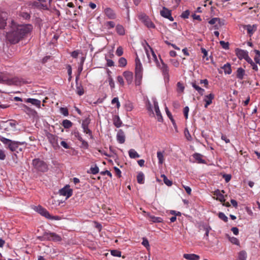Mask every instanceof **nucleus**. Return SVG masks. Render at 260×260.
Masks as SVG:
<instances>
[{
    "label": "nucleus",
    "instance_id": "41",
    "mask_svg": "<svg viewBox=\"0 0 260 260\" xmlns=\"http://www.w3.org/2000/svg\"><path fill=\"white\" fill-rule=\"evenodd\" d=\"M161 177L162 178L164 183L168 186H171L172 185V181L168 179L167 176L164 174L161 175Z\"/></svg>",
    "mask_w": 260,
    "mask_h": 260
},
{
    "label": "nucleus",
    "instance_id": "39",
    "mask_svg": "<svg viewBox=\"0 0 260 260\" xmlns=\"http://www.w3.org/2000/svg\"><path fill=\"white\" fill-rule=\"evenodd\" d=\"M157 157L158 159V163L159 164H162L164 161V157L163 152H161V151H157Z\"/></svg>",
    "mask_w": 260,
    "mask_h": 260
},
{
    "label": "nucleus",
    "instance_id": "51",
    "mask_svg": "<svg viewBox=\"0 0 260 260\" xmlns=\"http://www.w3.org/2000/svg\"><path fill=\"white\" fill-rule=\"evenodd\" d=\"M166 113H167V116L170 118V119L171 120V121L172 122L173 124H175V120L173 118V117H172V115L171 114V113L169 111V110H168L167 107L166 108Z\"/></svg>",
    "mask_w": 260,
    "mask_h": 260
},
{
    "label": "nucleus",
    "instance_id": "32",
    "mask_svg": "<svg viewBox=\"0 0 260 260\" xmlns=\"http://www.w3.org/2000/svg\"><path fill=\"white\" fill-rule=\"evenodd\" d=\"M128 154L131 158H136L140 157V155L134 149H131L128 151Z\"/></svg>",
    "mask_w": 260,
    "mask_h": 260
},
{
    "label": "nucleus",
    "instance_id": "45",
    "mask_svg": "<svg viewBox=\"0 0 260 260\" xmlns=\"http://www.w3.org/2000/svg\"><path fill=\"white\" fill-rule=\"evenodd\" d=\"M72 134L75 136V137L80 141L82 140V137L80 133L77 130H74Z\"/></svg>",
    "mask_w": 260,
    "mask_h": 260
},
{
    "label": "nucleus",
    "instance_id": "9",
    "mask_svg": "<svg viewBox=\"0 0 260 260\" xmlns=\"http://www.w3.org/2000/svg\"><path fill=\"white\" fill-rule=\"evenodd\" d=\"M8 15L5 12H0V29H4L7 26Z\"/></svg>",
    "mask_w": 260,
    "mask_h": 260
},
{
    "label": "nucleus",
    "instance_id": "33",
    "mask_svg": "<svg viewBox=\"0 0 260 260\" xmlns=\"http://www.w3.org/2000/svg\"><path fill=\"white\" fill-rule=\"evenodd\" d=\"M116 30L119 35L123 36L125 34V30L122 25L118 24L116 27Z\"/></svg>",
    "mask_w": 260,
    "mask_h": 260
},
{
    "label": "nucleus",
    "instance_id": "46",
    "mask_svg": "<svg viewBox=\"0 0 260 260\" xmlns=\"http://www.w3.org/2000/svg\"><path fill=\"white\" fill-rule=\"evenodd\" d=\"M90 173L92 174H96L99 172V167L97 166H95L94 167H91L90 169Z\"/></svg>",
    "mask_w": 260,
    "mask_h": 260
},
{
    "label": "nucleus",
    "instance_id": "22",
    "mask_svg": "<svg viewBox=\"0 0 260 260\" xmlns=\"http://www.w3.org/2000/svg\"><path fill=\"white\" fill-rule=\"evenodd\" d=\"M246 75L245 71L242 68H239L237 69L236 71V77L239 80H242L244 79V76Z\"/></svg>",
    "mask_w": 260,
    "mask_h": 260
},
{
    "label": "nucleus",
    "instance_id": "24",
    "mask_svg": "<svg viewBox=\"0 0 260 260\" xmlns=\"http://www.w3.org/2000/svg\"><path fill=\"white\" fill-rule=\"evenodd\" d=\"M222 193H224V190L220 191L219 190H217L214 192V195L217 196V200H219L220 202L223 203L225 201L224 199V196Z\"/></svg>",
    "mask_w": 260,
    "mask_h": 260
},
{
    "label": "nucleus",
    "instance_id": "47",
    "mask_svg": "<svg viewBox=\"0 0 260 260\" xmlns=\"http://www.w3.org/2000/svg\"><path fill=\"white\" fill-rule=\"evenodd\" d=\"M218 217L224 221V222H227L228 220V217L222 212H219L218 213Z\"/></svg>",
    "mask_w": 260,
    "mask_h": 260
},
{
    "label": "nucleus",
    "instance_id": "40",
    "mask_svg": "<svg viewBox=\"0 0 260 260\" xmlns=\"http://www.w3.org/2000/svg\"><path fill=\"white\" fill-rule=\"evenodd\" d=\"M90 121L91 119L89 116L88 117H86V118L82 120L81 123V127L89 126V124L90 123Z\"/></svg>",
    "mask_w": 260,
    "mask_h": 260
},
{
    "label": "nucleus",
    "instance_id": "56",
    "mask_svg": "<svg viewBox=\"0 0 260 260\" xmlns=\"http://www.w3.org/2000/svg\"><path fill=\"white\" fill-rule=\"evenodd\" d=\"M116 54L118 56H120L123 54V49L121 47L119 46L117 48L116 51Z\"/></svg>",
    "mask_w": 260,
    "mask_h": 260
},
{
    "label": "nucleus",
    "instance_id": "26",
    "mask_svg": "<svg viewBox=\"0 0 260 260\" xmlns=\"http://www.w3.org/2000/svg\"><path fill=\"white\" fill-rule=\"evenodd\" d=\"M26 102L30 103L31 104L36 106L38 108L41 107V101L39 100L29 98L26 99Z\"/></svg>",
    "mask_w": 260,
    "mask_h": 260
},
{
    "label": "nucleus",
    "instance_id": "1",
    "mask_svg": "<svg viewBox=\"0 0 260 260\" xmlns=\"http://www.w3.org/2000/svg\"><path fill=\"white\" fill-rule=\"evenodd\" d=\"M9 30L6 32L8 40L12 44L18 43L24 37L29 34L33 29L31 24H18L14 20L8 21Z\"/></svg>",
    "mask_w": 260,
    "mask_h": 260
},
{
    "label": "nucleus",
    "instance_id": "42",
    "mask_svg": "<svg viewBox=\"0 0 260 260\" xmlns=\"http://www.w3.org/2000/svg\"><path fill=\"white\" fill-rule=\"evenodd\" d=\"M229 241L233 244L239 246L240 245V242L239 240L234 237H229Z\"/></svg>",
    "mask_w": 260,
    "mask_h": 260
},
{
    "label": "nucleus",
    "instance_id": "57",
    "mask_svg": "<svg viewBox=\"0 0 260 260\" xmlns=\"http://www.w3.org/2000/svg\"><path fill=\"white\" fill-rule=\"evenodd\" d=\"M220 44L221 45L223 48L227 49L229 48V44L228 42H225L223 41H220Z\"/></svg>",
    "mask_w": 260,
    "mask_h": 260
},
{
    "label": "nucleus",
    "instance_id": "54",
    "mask_svg": "<svg viewBox=\"0 0 260 260\" xmlns=\"http://www.w3.org/2000/svg\"><path fill=\"white\" fill-rule=\"evenodd\" d=\"M60 112L66 116H68L69 111L68 109L67 108H60Z\"/></svg>",
    "mask_w": 260,
    "mask_h": 260
},
{
    "label": "nucleus",
    "instance_id": "36",
    "mask_svg": "<svg viewBox=\"0 0 260 260\" xmlns=\"http://www.w3.org/2000/svg\"><path fill=\"white\" fill-rule=\"evenodd\" d=\"M149 221L153 222H161L163 220L160 217H156L152 215L149 216Z\"/></svg>",
    "mask_w": 260,
    "mask_h": 260
},
{
    "label": "nucleus",
    "instance_id": "53",
    "mask_svg": "<svg viewBox=\"0 0 260 260\" xmlns=\"http://www.w3.org/2000/svg\"><path fill=\"white\" fill-rule=\"evenodd\" d=\"M189 14H190V12L189 10H186L185 11H184L181 16L182 18H184V19H186V18H188L189 16Z\"/></svg>",
    "mask_w": 260,
    "mask_h": 260
},
{
    "label": "nucleus",
    "instance_id": "63",
    "mask_svg": "<svg viewBox=\"0 0 260 260\" xmlns=\"http://www.w3.org/2000/svg\"><path fill=\"white\" fill-rule=\"evenodd\" d=\"M79 50H75V51H74L72 52L71 53V56L73 57V58H77L79 54Z\"/></svg>",
    "mask_w": 260,
    "mask_h": 260
},
{
    "label": "nucleus",
    "instance_id": "18",
    "mask_svg": "<svg viewBox=\"0 0 260 260\" xmlns=\"http://www.w3.org/2000/svg\"><path fill=\"white\" fill-rule=\"evenodd\" d=\"M21 83L22 80L18 77H14L7 81V83L10 85H20Z\"/></svg>",
    "mask_w": 260,
    "mask_h": 260
},
{
    "label": "nucleus",
    "instance_id": "30",
    "mask_svg": "<svg viewBox=\"0 0 260 260\" xmlns=\"http://www.w3.org/2000/svg\"><path fill=\"white\" fill-rule=\"evenodd\" d=\"M192 86L197 90L198 91V92H199V93L201 95H203L204 92H205V90L203 89V88H202L201 87H200L199 85H198L196 82H192L191 83Z\"/></svg>",
    "mask_w": 260,
    "mask_h": 260
},
{
    "label": "nucleus",
    "instance_id": "62",
    "mask_svg": "<svg viewBox=\"0 0 260 260\" xmlns=\"http://www.w3.org/2000/svg\"><path fill=\"white\" fill-rule=\"evenodd\" d=\"M231 175L230 174H224L223 178L224 179L226 182H229L231 179Z\"/></svg>",
    "mask_w": 260,
    "mask_h": 260
},
{
    "label": "nucleus",
    "instance_id": "12",
    "mask_svg": "<svg viewBox=\"0 0 260 260\" xmlns=\"http://www.w3.org/2000/svg\"><path fill=\"white\" fill-rule=\"evenodd\" d=\"M47 138L49 140V142L52 144V146L54 148H56L59 147L58 143V137L57 136L51 134H49L47 135Z\"/></svg>",
    "mask_w": 260,
    "mask_h": 260
},
{
    "label": "nucleus",
    "instance_id": "5",
    "mask_svg": "<svg viewBox=\"0 0 260 260\" xmlns=\"http://www.w3.org/2000/svg\"><path fill=\"white\" fill-rule=\"evenodd\" d=\"M17 122L14 120H9L3 122L1 126L7 131H15Z\"/></svg>",
    "mask_w": 260,
    "mask_h": 260
},
{
    "label": "nucleus",
    "instance_id": "7",
    "mask_svg": "<svg viewBox=\"0 0 260 260\" xmlns=\"http://www.w3.org/2000/svg\"><path fill=\"white\" fill-rule=\"evenodd\" d=\"M139 19L149 28H154L155 26L151 21L150 19L145 14H141L139 16Z\"/></svg>",
    "mask_w": 260,
    "mask_h": 260
},
{
    "label": "nucleus",
    "instance_id": "25",
    "mask_svg": "<svg viewBox=\"0 0 260 260\" xmlns=\"http://www.w3.org/2000/svg\"><path fill=\"white\" fill-rule=\"evenodd\" d=\"M193 158L196 159L198 163L205 164L206 161L202 158L203 155L200 153H196L193 155Z\"/></svg>",
    "mask_w": 260,
    "mask_h": 260
},
{
    "label": "nucleus",
    "instance_id": "27",
    "mask_svg": "<svg viewBox=\"0 0 260 260\" xmlns=\"http://www.w3.org/2000/svg\"><path fill=\"white\" fill-rule=\"evenodd\" d=\"M76 92L79 95H82L84 94V89L81 84L79 85L78 83V77L76 79Z\"/></svg>",
    "mask_w": 260,
    "mask_h": 260
},
{
    "label": "nucleus",
    "instance_id": "50",
    "mask_svg": "<svg viewBox=\"0 0 260 260\" xmlns=\"http://www.w3.org/2000/svg\"><path fill=\"white\" fill-rule=\"evenodd\" d=\"M108 81L109 83V85L111 89H113L115 87V83L114 82L110 75H109L108 77Z\"/></svg>",
    "mask_w": 260,
    "mask_h": 260
},
{
    "label": "nucleus",
    "instance_id": "37",
    "mask_svg": "<svg viewBox=\"0 0 260 260\" xmlns=\"http://www.w3.org/2000/svg\"><path fill=\"white\" fill-rule=\"evenodd\" d=\"M137 181L139 184H144V175L142 172H140L138 173L137 177Z\"/></svg>",
    "mask_w": 260,
    "mask_h": 260
},
{
    "label": "nucleus",
    "instance_id": "6",
    "mask_svg": "<svg viewBox=\"0 0 260 260\" xmlns=\"http://www.w3.org/2000/svg\"><path fill=\"white\" fill-rule=\"evenodd\" d=\"M43 237L49 241L58 242L61 240V237L55 233L45 232Z\"/></svg>",
    "mask_w": 260,
    "mask_h": 260
},
{
    "label": "nucleus",
    "instance_id": "35",
    "mask_svg": "<svg viewBox=\"0 0 260 260\" xmlns=\"http://www.w3.org/2000/svg\"><path fill=\"white\" fill-rule=\"evenodd\" d=\"M62 125L64 128H69L73 125V123L69 120L65 119L62 121Z\"/></svg>",
    "mask_w": 260,
    "mask_h": 260
},
{
    "label": "nucleus",
    "instance_id": "31",
    "mask_svg": "<svg viewBox=\"0 0 260 260\" xmlns=\"http://www.w3.org/2000/svg\"><path fill=\"white\" fill-rule=\"evenodd\" d=\"M222 69H223L224 72L225 74H231L232 73V70L231 69V66L230 63H226L222 67Z\"/></svg>",
    "mask_w": 260,
    "mask_h": 260
},
{
    "label": "nucleus",
    "instance_id": "49",
    "mask_svg": "<svg viewBox=\"0 0 260 260\" xmlns=\"http://www.w3.org/2000/svg\"><path fill=\"white\" fill-rule=\"evenodd\" d=\"M111 103L113 105L114 104H116V107L118 109L120 106V103L119 102L118 98H117V97L113 98L112 99V101H111Z\"/></svg>",
    "mask_w": 260,
    "mask_h": 260
},
{
    "label": "nucleus",
    "instance_id": "14",
    "mask_svg": "<svg viewBox=\"0 0 260 260\" xmlns=\"http://www.w3.org/2000/svg\"><path fill=\"white\" fill-rule=\"evenodd\" d=\"M214 97L215 95L212 93H210L209 94L205 95L204 101L205 102V104L204 105V107L205 108H208V107L212 103V101L214 99Z\"/></svg>",
    "mask_w": 260,
    "mask_h": 260
},
{
    "label": "nucleus",
    "instance_id": "52",
    "mask_svg": "<svg viewBox=\"0 0 260 260\" xmlns=\"http://www.w3.org/2000/svg\"><path fill=\"white\" fill-rule=\"evenodd\" d=\"M209 23L210 24L213 25L215 24L216 23H220V19L219 18H212L209 21Z\"/></svg>",
    "mask_w": 260,
    "mask_h": 260
},
{
    "label": "nucleus",
    "instance_id": "44",
    "mask_svg": "<svg viewBox=\"0 0 260 260\" xmlns=\"http://www.w3.org/2000/svg\"><path fill=\"white\" fill-rule=\"evenodd\" d=\"M119 66L121 67H124L127 64V60L124 57H121L118 60Z\"/></svg>",
    "mask_w": 260,
    "mask_h": 260
},
{
    "label": "nucleus",
    "instance_id": "48",
    "mask_svg": "<svg viewBox=\"0 0 260 260\" xmlns=\"http://www.w3.org/2000/svg\"><path fill=\"white\" fill-rule=\"evenodd\" d=\"M111 254L114 256L120 257L121 252L118 250H112L111 251Z\"/></svg>",
    "mask_w": 260,
    "mask_h": 260
},
{
    "label": "nucleus",
    "instance_id": "19",
    "mask_svg": "<svg viewBox=\"0 0 260 260\" xmlns=\"http://www.w3.org/2000/svg\"><path fill=\"white\" fill-rule=\"evenodd\" d=\"M105 14L106 16L111 19H113L116 18V14L114 11L110 8H107L104 10Z\"/></svg>",
    "mask_w": 260,
    "mask_h": 260
},
{
    "label": "nucleus",
    "instance_id": "28",
    "mask_svg": "<svg viewBox=\"0 0 260 260\" xmlns=\"http://www.w3.org/2000/svg\"><path fill=\"white\" fill-rule=\"evenodd\" d=\"M22 108L23 111L27 114L34 115L35 113H36L35 110L31 109L25 105H23Z\"/></svg>",
    "mask_w": 260,
    "mask_h": 260
},
{
    "label": "nucleus",
    "instance_id": "59",
    "mask_svg": "<svg viewBox=\"0 0 260 260\" xmlns=\"http://www.w3.org/2000/svg\"><path fill=\"white\" fill-rule=\"evenodd\" d=\"M117 82L121 85L123 86L124 85V80L123 77L120 76H118L117 78Z\"/></svg>",
    "mask_w": 260,
    "mask_h": 260
},
{
    "label": "nucleus",
    "instance_id": "10",
    "mask_svg": "<svg viewBox=\"0 0 260 260\" xmlns=\"http://www.w3.org/2000/svg\"><path fill=\"white\" fill-rule=\"evenodd\" d=\"M160 15L162 17L167 18L171 21L174 20L173 17L172 16L171 11L166 7H163L162 10L160 11Z\"/></svg>",
    "mask_w": 260,
    "mask_h": 260
},
{
    "label": "nucleus",
    "instance_id": "13",
    "mask_svg": "<svg viewBox=\"0 0 260 260\" xmlns=\"http://www.w3.org/2000/svg\"><path fill=\"white\" fill-rule=\"evenodd\" d=\"M241 26L244 29L247 30V34H248V35H249L250 37H251L257 29V26H256V25H255V24L252 25H251L250 24H248V25L243 24V25H241Z\"/></svg>",
    "mask_w": 260,
    "mask_h": 260
},
{
    "label": "nucleus",
    "instance_id": "15",
    "mask_svg": "<svg viewBox=\"0 0 260 260\" xmlns=\"http://www.w3.org/2000/svg\"><path fill=\"white\" fill-rule=\"evenodd\" d=\"M236 54L240 59H245L248 55L247 51L237 48L235 50Z\"/></svg>",
    "mask_w": 260,
    "mask_h": 260
},
{
    "label": "nucleus",
    "instance_id": "8",
    "mask_svg": "<svg viewBox=\"0 0 260 260\" xmlns=\"http://www.w3.org/2000/svg\"><path fill=\"white\" fill-rule=\"evenodd\" d=\"M59 194L66 197L67 199L72 196L73 190L70 188L69 185L65 186L59 191Z\"/></svg>",
    "mask_w": 260,
    "mask_h": 260
},
{
    "label": "nucleus",
    "instance_id": "16",
    "mask_svg": "<svg viewBox=\"0 0 260 260\" xmlns=\"http://www.w3.org/2000/svg\"><path fill=\"white\" fill-rule=\"evenodd\" d=\"M116 139L117 141L120 143L123 144L125 140V136L124 132L122 129H119L116 135Z\"/></svg>",
    "mask_w": 260,
    "mask_h": 260
},
{
    "label": "nucleus",
    "instance_id": "34",
    "mask_svg": "<svg viewBox=\"0 0 260 260\" xmlns=\"http://www.w3.org/2000/svg\"><path fill=\"white\" fill-rule=\"evenodd\" d=\"M247 253L246 251L242 250L239 252L237 260H246Z\"/></svg>",
    "mask_w": 260,
    "mask_h": 260
},
{
    "label": "nucleus",
    "instance_id": "60",
    "mask_svg": "<svg viewBox=\"0 0 260 260\" xmlns=\"http://www.w3.org/2000/svg\"><path fill=\"white\" fill-rule=\"evenodd\" d=\"M188 112H189V108L187 106H186L184 107L183 109V113L184 115V116L186 119L188 118Z\"/></svg>",
    "mask_w": 260,
    "mask_h": 260
},
{
    "label": "nucleus",
    "instance_id": "2",
    "mask_svg": "<svg viewBox=\"0 0 260 260\" xmlns=\"http://www.w3.org/2000/svg\"><path fill=\"white\" fill-rule=\"evenodd\" d=\"M0 141L5 145L7 149H9L10 151L16 152L17 153L22 151V148L19 147V146L26 144L25 142H21L12 141L4 137H1Z\"/></svg>",
    "mask_w": 260,
    "mask_h": 260
},
{
    "label": "nucleus",
    "instance_id": "3",
    "mask_svg": "<svg viewBox=\"0 0 260 260\" xmlns=\"http://www.w3.org/2000/svg\"><path fill=\"white\" fill-rule=\"evenodd\" d=\"M143 67L140 59L137 55L135 58V82L136 86L141 84L143 78Z\"/></svg>",
    "mask_w": 260,
    "mask_h": 260
},
{
    "label": "nucleus",
    "instance_id": "58",
    "mask_svg": "<svg viewBox=\"0 0 260 260\" xmlns=\"http://www.w3.org/2000/svg\"><path fill=\"white\" fill-rule=\"evenodd\" d=\"M201 51H202V53L203 54V58H206V60H208V58L207 57L208 52L207 51V50L205 48H202Z\"/></svg>",
    "mask_w": 260,
    "mask_h": 260
},
{
    "label": "nucleus",
    "instance_id": "21",
    "mask_svg": "<svg viewBox=\"0 0 260 260\" xmlns=\"http://www.w3.org/2000/svg\"><path fill=\"white\" fill-rule=\"evenodd\" d=\"M153 104L156 115L157 116L158 121H161L162 120V117L159 109L158 103L156 101H154Z\"/></svg>",
    "mask_w": 260,
    "mask_h": 260
},
{
    "label": "nucleus",
    "instance_id": "4",
    "mask_svg": "<svg viewBox=\"0 0 260 260\" xmlns=\"http://www.w3.org/2000/svg\"><path fill=\"white\" fill-rule=\"evenodd\" d=\"M32 165L34 169L37 172L44 173L48 170L47 163L39 158L32 160Z\"/></svg>",
    "mask_w": 260,
    "mask_h": 260
},
{
    "label": "nucleus",
    "instance_id": "23",
    "mask_svg": "<svg viewBox=\"0 0 260 260\" xmlns=\"http://www.w3.org/2000/svg\"><path fill=\"white\" fill-rule=\"evenodd\" d=\"M183 257L187 260H199L200 258L199 255L191 253H185L183 254Z\"/></svg>",
    "mask_w": 260,
    "mask_h": 260
},
{
    "label": "nucleus",
    "instance_id": "17",
    "mask_svg": "<svg viewBox=\"0 0 260 260\" xmlns=\"http://www.w3.org/2000/svg\"><path fill=\"white\" fill-rule=\"evenodd\" d=\"M123 76L126 80L128 84L132 83L133 80V73L130 71H125L123 73Z\"/></svg>",
    "mask_w": 260,
    "mask_h": 260
},
{
    "label": "nucleus",
    "instance_id": "43",
    "mask_svg": "<svg viewBox=\"0 0 260 260\" xmlns=\"http://www.w3.org/2000/svg\"><path fill=\"white\" fill-rule=\"evenodd\" d=\"M184 90V86L183 83L180 82H178L177 84V91L178 92H183Z\"/></svg>",
    "mask_w": 260,
    "mask_h": 260
},
{
    "label": "nucleus",
    "instance_id": "61",
    "mask_svg": "<svg viewBox=\"0 0 260 260\" xmlns=\"http://www.w3.org/2000/svg\"><path fill=\"white\" fill-rule=\"evenodd\" d=\"M142 245L144 246L146 248L149 247V244L148 240L146 238L143 239V241L142 243Z\"/></svg>",
    "mask_w": 260,
    "mask_h": 260
},
{
    "label": "nucleus",
    "instance_id": "29",
    "mask_svg": "<svg viewBox=\"0 0 260 260\" xmlns=\"http://www.w3.org/2000/svg\"><path fill=\"white\" fill-rule=\"evenodd\" d=\"M113 123L116 127H120L122 123L119 117L117 115H115L113 117Z\"/></svg>",
    "mask_w": 260,
    "mask_h": 260
},
{
    "label": "nucleus",
    "instance_id": "38",
    "mask_svg": "<svg viewBox=\"0 0 260 260\" xmlns=\"http://www.w3.org/2000/svg\"><path fill=\"white\" fill-rule=\"evenodd\" d=\"M83 132L86 135L90 137V139H93V135L92 131L89 128L88 126L82 127Z\"/></svg>",
    "mask_w": 260,
    "mask_h": 260
},
{
    "label": "nucleus",
    "instance_id": "20",
    "mask_svg": "<svg viewBox=\"0 0 260 260\" xmlns=\"http://www.w3.org/2000/svg\"><path fill=\"white\" fill-rule=\"evenodd\" d=\"M37 211L46 218H47L48 217H50V214L48 211L41 206H39L37 207Z\"/></svg>",
    "mask_w": 260,
    "mask_h": 260
},
{
    "label": "nucleus",
    "instance_id": "55",
    "mask_svg": "<svg viewBox=\"0 0 260 260\" xmlns=\"http://www.w3.org/2000/svg\"><path fill=\"white\" fill-rule=\"evenodd\" d=\"M106 25L107 26L108 29H110L114 28L115 27V23L113 21H108Z\"/></svg>",
    "mask_w": 260,
    "mask_h": 260
},
{
    "label": "nucleus",
    "instance_id": "64",
    "mask_svg": "<svg viewBox=\"0 0 260 260\" xmlns=\"http://www.w3.org/2000/svg\"><path fill=\"white\" fill-rule=\"evenodd\" d=\"M21 16L25 19H29L30 17V15L26 12H22L21 13Z\"/></svg>",
    "mask_w": 260,
    "mask_h": 260
},
{
    "label": "nucleus",
    "instance_id": "11",
    "mask_svg": "<svg viewBox=\"0 0 260 260\" xmlns=\"http://www.w3.org/2000/svg\"><path fill=\"white\" fill-rule=\"evenodd\" d=\"M161 66L160 67V69L164 76V79L165 81H168L169 80V68L168 66L161 61Z\"/></svg>",
    "mask_w": 260,
    "mask_h": 260
}]
</instances>
